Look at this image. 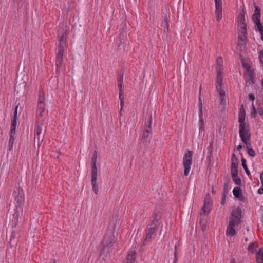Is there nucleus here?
<instances>
[{"mask_svg":"<svg viewBox=\"0 0 263 263\" xmlns=\"http://www.w3.org/2000/svg\"><path fill=\"white\" fill-rule=\"evenodd\" d=\"M66 43V36L62 34L60 39L59 44L56 49L55 66L57 72H59L63 64L64 53V46Z\"/></svg>","mask_w":263,"mask_h":263,"instance_id":"f257e3e1","label":"nucleus"},{"mask_svg":"<svg viewBox=\"0 0 263 263\" xmlns=\"http://www.w3.org/2000/svg\"><path fill=\"white\" fill-rule=\"evenodd\" d=\"M193 151L188 150L184 155L183 158V165L184 168V175L187 176L189 175L191 170V166L192 164Z\"/></svg>","mask_w":263,"mask_h":263,"instance_id":"f03ea898","label":"nucleus"},{"mask_svg":"<svg viewBox=\"0 0 263 263\" xmlns=\"http://www.w3.org/2000/svg\"><path fill=\"white\" fill-rule=\"evenodd\" d=\"M239 136L241 141L245 144H247V141L250 140L251 134L249 130L248 129L246 125L239 126Z\"/></svg>","mask_w":263,"mask_h":263,"instance_id":"7ed1b4c3","label":"nucleus"},{"mask_svg":"<svg viewBox=\"0 0 263 263\" xmlns=\"http://www.w3.org/2000/svg\"><path fill=\"white\" fill-rule=\"evenodd\" d=\"M254 13L252 16V19L254 23L256 24L255 28L262 27L263 25L260 22V15H261V10L260 8L255 5V3H254Z\"/></svg>","mask_w":263,"mask_h":263,"instance_id":"20e7f679","label":"nucleus"},{"mask_svg":"<svg viewBox=\"0 0 263 263\" xmlns=\"http://www.w3.org/2000/svg\"><path fill=\"white\" fill-rule=\"evenodd\" d=\"M241 209L239 207L233 209L232 211L231 216L230 217L229 221H233L237 224H240L241 222Z\"/></svg>","mask_w":263,"mask_h":263,"instance_id":"39448f33","label":"nucleus"},{"mask_svg":"<svg viewBox=\"0 0 263 263\" xmlns=\"http://www.w3.org/2000/svg\"><path fill=\"white\" fill-rule=\"evenodd\" d=\"M13 195L15 198V201L17 205L16 207L20 206L22 204L24 201V194L23 191L20 187H17L14 192Z\"/></svg>","mask_w":263,"mask_h":263,"instance_id":"423d86ee","label":"nucleus"},{"mask_svg":"<svg viewBox=\"0 0 263 263\" xmlns=\"http://www.w3.org/2000/svg\"><path fill=\"white\" fill-rule=\"evenodd\" d=\"M212 205L210 198L206 196L204 200V205L200 212V215L202 216V214L205 215L209 213L211 211Z\"/></svg>","mask_w":263,"mask_h":263,"instance_id":"0eeeda50","label":"nucleus"},{"mask_svg":"<svg viewBox=\"0 0 263 263\" xmlns=\"http://www.w3.org/2000/svg\"><path fill=\"white\" fill-rule=\"evenodd\" d=\"M215 2L216 19L218 21H219L222 18V1H216Z\"/></svg>","mask_w":263,"mask_h":263,"instance_id":"6e6552de","label":"nucleus"},{"mask_svg":"<svg viewBox=\"0 0 263 263\" xmlns=\"http://www.w3.org/2000/svg\"><path fill=\"white\" fill-rule=\"evenodd\" d=\"M17 108H18V105L16 106L14 114H13V117L11 119V130L10 133H11L13 134H15V130H16V123H17Z\"/></svg>","mask_w":263,"mask_h":263,"instance_id":"1a4fd4ad","label":"nucleus"},{"mask_svg":"<svg viewBox=\"0 0 263 263\" xmlns=\"http://www.w3.org/2000/svg\"><path fill=\"white\" fill-rule=\"evenodd\" d=\"M159 225L158 214L154 212L151 217L150 222L148 225V227H155V228L158 229Z\"/></svg>","mask_w":263,"mask_h":263,"instance_id":"9d476101","label":"nucleus"},{"mask_svg":"<svg viewBox=\"0 0 263 263\" xmlns=\"http://www.w3.org/2000/svg\"><path fill=\"white\" fill-rule=\"evenodd\" d=\"M231 172H238V167L239 165V160L237 158L236 155L233 153L231 158Z\"/></svg>","mask_w":263,"mask_h":263,"instance_id":"9b49d317","label":"nucleus"},{"mask_svg":"<svg viewBox=\"0 0 263 263\" xmlns=\"http://www.w3.org/2000/svg\"><path fill=\"white\" fill-rule=\"evenodd\" d=\"M136 258V252L135 250H131L128 253L126 258L122 261V263H134Z\"/></svg>","mask_w":263,"mask_h":263,"instance_id":"f8f14e48","label":"nucleus"},{"mask_svg":"<svg viewBox=\"0 0 263 263\" xmlns=\"http://www.w3.org/2000/svg\"><path fill=\"white\" fill-rule=\"evenodd\" d=\"M158 229L155 228V227H149L146 231V238L144 240L143 245H146V241H150L152 238V235L156 233Z\"/></svg>","mask_w":263,"mask_h":263,"instance_id":"ddd939ff","label":"nucleus"},{"mask_svg":"<svg viewBox=\"0 0 263 263\" xmlns=\"http://www.w3.org/2000/svg\"><path fill=\"white\" fill-rule=\"evenodd\" d=\"M45 100V92L41 86L39 91L37 105H46Z\"/></svg>","mask_w":263,"mask_h":263,"instance_id":"4468645a","label":"nucleus"},{"mask_svg":"<svg viewBox=\"0 0 263 263\" xmlns=\"http://www.w3.org/2000/svg\"><path fill=\"white\" fill-rule=\"evenodd\" d=\"M201 86L200 87L199 92L200 95L199 97V102H198V107H199V123L200 124H203V111H202V103L201 100Z\"/></svg>","mask_w":263,"mask_h":263,"instance_id":"2eb2a0df","label":"nucleus"},{"mask_svg":"<svg viewBox=\"0 0 263 263\" xmlns=\"http://www.w3.org/2000/svg\"><path fill=\"white\" fill-rule=\"evenodd\" d=\"M245 118L246 112L245 109L243 108V105H242L238 115V122L239 123V126L246 125L245 122Z\"/></svg>","mask_w":263,"mask_h":263,"instance_id":"dca6fc26","label":"nucleus"},{"mask_svg":"<svg viewBox=\"0 0 263 263\" xmlns=\"http://www.w3.org/2000/svg\"><path fill=\"white\" fill-rule=\"evenodd\" d=\"M237 225L238 224L234 223V222L229 221V226L227 228L226 231L227 235L231 236H234L236 233V232L235 229V226Z\"/></svg>","mask_w":263,"mask_h":263,"instance_id":"f3484780","label":"nucleus"},{"mask_svg":"<svg viewBox=\"0 0 263 263\" xmlns=\"http://www.w3.org/2000/svg\"><path fill=\"white\" fill-rule=\"evenodd\" d=\"M114 242V238L112 236H105L103 243L104 247L110 248L113 246Z\"/></svg>","mask_w":263,"mask_h":263,"instance_id":"a211bd4d","label":"nucleus"},{"mask_svg":"<svg viewBox=\"0 0 263 263\" xmlns=\"http://www.w3.org/2000/svg\"><path fill=\"white\" fill-rule=\"evenodd\" d=\"M229 193V185L228 183H224L223 189V193L221 196V204L223 205L226 202V198Z\"/></svg>","mask_w":263,"mask_h":263,"instance_id":"6ab92c4d","label":"nucleus"},{"mask_svg":"<svg viewBox=\"0 0 263 263\" xmlns=\"http://www.w3.org/2000/svg\"><path fill=\"white\" fill-rule=\"evenodd\" d=\"M223 79L222 69H219L217 71L216 84V85H222Z\"/></svg>","mask_w":263,"mask_h":263,"instance_id":"aec40b11","label":"nucleus"},{"mask_svg":"<svg viewBox=\"0 0 263 263\" xmlns=\"http://www.w3.org/2000/svg\"><path fill=\"white\" fill-rule=\"evenodd\" d=\"M13 2L14 6L18 8L25 7L27 5V0H13Z\"/></svg>","mask_w":263,"mask_h":263,"instance_id":"412c9836","label":"nucleus"},{"mask_svg":"<svg viewBox=\"0 0 263 263\" xmlns=\"http://www.w3.org/2000/svg\"><path fill=\"white\" fill-rule=\"evenodd\" d=\"M231 175L233 181L237 185L240 186L241 185V181L238 176V172L231 173Z\"/></svg>","mask_w":263,"mask_h":263,"instance_id":"4be33fe9","label":"nucleus"},{"mask_svg":"<svg viewBox=\"0 0 263 263\" xmlns=\"http://www.w3.org/2000/svg\"><path fill=\"white\" fill-rule=\"evenodd\" d=\"M18 213L17 212H15L13 214V218L12 219L11 222H12V227L14 229H16V226L18 223Z\"/></svg>","mask_w":263,"mask_h":263,"instance_id":"5701e85b","label":"nucleus"},{"mask_svg":"<svg viewBox=\"0 0 263 263\" xmlns=\"http://www.w3.org/2000/svg\"><path fill=\"white\" fill-rule=\"evenodd\" d=\"M258 247V242L255 241L253 243H250L248 248V250L249 252L253 253L256 251L257 248Z\"/></svg>","mask_w":263,"mask_h":263,"instance_id":"b1692460","label":"nucleus"},{"mask_svg":"<svg viewBox=\"0 0 263 263\" xmlns=\"http://www.w3.org/2000/svg\"><path fill=\"white\" fill-rule=\"evenodd\" d=\"M256 261L257 263H263V248L260 249L256 255Z\"/></svg>","mask_w":263,"mask_h":263,"instance_id":"393cba45","label":"nucleus"},{"mask_svg":"<svg viewBox=\"0 0 263 263\" xmlns=\"http://www.w3.org/2000/svg\"><path fill=\"white\" fill-rule=\"evenodd\" d=\"M45 109V105H37V114L39 118L43 117Z\"/></svg>","mask_w":263,"mask_h":263,"instance_id":"a878e982","label":"nucleus"},{"mask_svg":"<svg viewBox=\"0 0 263 263\" xmlns=\"http://www.w3.org/2000/svg\"><path fill=\"white\" fill-rule=\"evenodd\" d=\"M91 165V179H97V168L96 163Z\"/></svg>","mask_w":263,"mask_h":263,"instance_id":"bb28decb","label":"nucleus"},{"mask_svg":"<svg viewBox=\"0 0 263 263\" xmlns=\"http://www.w3.org/2000/svg\"><path fill=\"white\" fill-rule=\"evenodd\" d=\"M161 25L164 28V31L165 32L168 31L169 24L168 21L166 17L164 18V20L162 21Z\"/></svg>","mask_w":263,"mask_h":263,"instance_id":"cd10ccee","label":"nucleus"},{"mask_svg":"<svg viewBox=\"0 0 263 263\" xmlns=\"http://www.w3.org/2000/svg\"><path fill=\"white\" fill-rule=\"evenodd\" d=\"M97 179H91V183L92 186V190L95 194H98V186L97 184Z\"/></svg>","mask_w":263,"mask_h":263,"instance_id":"c85d7f7f","label":"nucleus"},{"mask_svg":"<svg viewBox=\"0 0 263 263\" xmlns=\"http://www.w3.org/2000/svg\"><path fill=\"white\" fill-rule=\"evenodd\" d=\"M245 15V12L243 11L239 13L237 16L238 23H246Z\"/></svg>","mask_w":263,"mask_h":263,"instance_id":"c756f323","label":"nucleus"},{"mask_svg":"<svg viewBox=\"0 0 263 263\" xmlns=\"http://www.w3.org/2000/svg\"><path fill=\"white\" fill-rule=\"evenodd\" d=\"M241 163H242V166L243 169L245 170V171L246 173V174L248 176H250L251 174H250V172L247 167L246 159L244 158H242L241 159Z\"/></svg>","mask_w":263,"mask_h":263,"instance_id":"7c9ffc66","label":"nucleus"},{"mask_svg":"<svg viewBox=\"0 0 263 263\" xmlns=\"http://www.w3.org/2000/svg\"><path fill=\"white\" fill-rule=\"evenodd\" d=\"M217 92L218 93L219 97L225 96V91L223 90L222 85H216Z\"/></svg>","mask_w":263,"mask_h":263,"instance_id":"2f4dec72","label":"nucleus"},{"mask_svg":"<svg viewBox=\"0 0 263 263\" xmlns=\"http://www.w3.org/2000/svg\"><path fill=\"white\" fill-rule=\"evenodd\" d=\"M17 232H18L17 229H13V230H12L11 234L10 235V241H9V243L11 246L12 245V243H13V240L16 236Z\"/></svg>","mask_w":263,"mask_h":263,"instance_id":"473e14b6","label":"nucleus"},{"mask_svg":"<svg viewBox=\"0 0 263 263\" xmlns=\"http://www.w3.org/2000/svg\"><path fill=\"white\" fill-rule=\"evenodd\" d=\"M233 194L236 198H239L242 194L241 190L238 187H234L233 190Z\"/></svg>","mask_w":263,"mask_h":263,"instance_id":"72a5a7b5","label":"nucleus"},{"mask_svg":"<svg viewBox=\"0 0 263 263\" xmlns=\"http://www.w3.org/2000/svg\"><path fill=\"white\" fill-rule=\"evenodd\" d=\"M14 135L15 134H13L10 133V138L9 140V149L11 151L13 148L14 140Z\"/></svg>","mask_w":263,"mask_h":263,"instance_id":"f704fd0d","label":"nucleus"},{"mask_svg":"<svg viewBox=\"0 0 263 263\" xmlns=\"http://www.w3.org/2000/svg\"><path fill=\"white\" fill-rule=\"evenodd\" d=\"M42 127L41 125L39 124V122H36L35 124V136H40V134L42 132Z\"/></svg>","mask_w":263,"mask_h":263,"instance_id":"c9c22d12","label":"nucleus"},{"mask_svg":"<svg viewBox=\"0 0 263 263\" xmlns=\"http://www.w3.org/2000/svg\"><path fill=\"white\" fill-rule=\"evenodd\" d=\"M216 62H217V67H216L217 71H218V70L219 68L222 69V66L223 61H222V59L221 57H218L217 58Z\"/></svg>","mask_w":263,"mask_h":263,"instance_id":"e433bc0d","label":"nucleus"},{"mask_svg":"<svg viewBox=\"0 0 263 263\" xmlns=\"http://www.w3.org/2000/svg\"><path fill=\"white\" fill-rule=\"evenodd\" d=\"M249 72V79L250 80L252 83L254 84L255 78V73L253 71H250Z\"/></svg>","mask_w":263,"mask_h":263,"instance_id":"4c0bfd02","label":"nucleus"},{"mask_svg":"<svg viewBox=\"0 0 263 263\" xmlns=\"http://www.w3.org/2000/svg\"><path fill=\"white\" fill-rule=\"evenodd\" d=\"M152 130L149 129H146L144 130L142 135V138L143 139H145L147 138L149 136V134L151 132Z\"/></svg>","mask_w":263,"mask_h":263,"instance_id":"58836bf2","label":"nucleus"},{"mask_svg":"<svg viewBox=\"0 0 263 263\" xmlns=\"http://www.w3.org/2000/svg\"><path fill=\"white\" fill-rule=\"evenodd\" d=\"M238 26L240 28V31H242L243 32L247 31V24L246 23H238Z\"/></svg>","mask_w":263,"mask_h":263,"instance_id":"ea45409f","label":"nucleus"},{"mask_svg":"<svg viewBox=\"0 0 263 263\" xmlns=\"http://www.w3.org/2000/svg\"><path fill=\"white\" fill-rule=\"evenodd\" d=\"M257 114V110L254 105V103H252V108H251V116L252 117H255Z\"/></svg>","mask_w":263,"mask_h":263,"instance_id":"a19ab883","label":"nucleus"},{"mask_svg":"<svg viewBox=\"0 0 263 263\" xmlns=\"http://www.w3.org/2000/svg\"><path fill=\"white\" fill-rule=\"evenodd\" d=\"M240 32L241 34H239L238 35V39H240L242 41H244L247 39V31L245 32V33L242 31H241Z\"/></svg>","mask_w":263,"mask_h":263,"instance_id":"79ce46f5","label":"nucleus"},{"mask_svg":"<svg viewBox=\"0 0 263 263\" xmlns=\"http://www.w3.org/2000/svg\"><path fill=\"white\" fill-rule=\"evenodd\" d=\"M97 159V152L95 151L91 160V164L96 163Z\"/></svg>","mask_w":263,"mask_h":263,"instance_id":"37998d69","label":"nucleus"},{"mask_svg":"<svg viewBox=\"0 0 263 263\" xmlns=\"http://www.w3.org/2000/svg\"><path fill=\"white\" fill-rule=\"evenodd\" d=\"M42 140H43L42 139H41L40 136H34V144L36 142L39 147H40V145L41 142H42Z\"/></svg>","mask_w":263,"mask_h":263,"instance_id":"c03bdc74","label":"nucleus"},{"mask_svg":"<svg viewBox=\"0 0 263 263\" xmlns=\"http://www.w3.org/2000/svg\"><path fill=\"white\" fill-rule=\"evenodd\" d=\"M248 154L251 156V157H254L256 155V153H255V152L254 151V150L252 148H248Z\"/></svg>","mask_w":263,"mask_h":263,"instance_id":"a18cd8bd","label":"nucleus"},{"mask_svg":"<svg viewBox=\"0 0 263 263\" xmlns=\"http://www.w3.org/2000/svg\"><path fill=\"white\" fill-rule=\"evenodd\" d=\"M256 30L260 33L261 36V39L263 41V26L259 27V28H255Z\"/></svg>","mask_w":263,"mask_h":263,"instance_id":"49530a36","label":"nucleus"},{"mask_svg":"<svg viewBox=\"0 0 263 263\" xmlns=\"http://www.w3.org/2000/svg\"><path fill=\"white\" fill-rule=\"evenodd\" d=\"M118 87L119 89V96H120V97H121L122 95H123V93H124V90L122 89L123 84H118Z\"/></svg>","mask_w":263,"mask_h":263,"instance_id":"de8ad7c7","label":"nucleus"},{"mask_svg":"<svg viewBox=\"0 0 263 263\" xmlns=\"http://www.w3.org/2000/svg\"><path fill=\"white\" fill-rule=\"evenodd\" d=\"M152 113L149 116V119L148 120V125L147 126V128L152 130Z\"/></svg>","mask_w":263,"mask_h":263,"instance_id":"09e8293b","label":"nucleus"},{"mask_svg":"<svg viewBox=\"0 0 263 263\" xmlns=\"http://www.w3.org/2000/svg\"><path fill=\"white\" fill-rule=\"evenodd\" d=\"M118 84H123V74H120L118 77Z\"/></svg>","mask_w":263,"mask_h":263,"instance_id":"8fccbe9b","label":"nucleus"},{"mask_svg":"<svg viewBox=\"0 0 263 263\" xmlns=\"http://www.w3.org/2000/svg\"><path fill=\"white\" fill-rule=\"evenodd\" d=\"M242 66L248 72H249L250 71H251L250 70V69H251L250 66L249 64L242 62Z\"/></svg>","mask_w":263,"mask_h":263,"instance_id":"3c124183","label":"nucleus"},{"mask_svg":"<svg viewBox=\"0 0 263 263\" xmlns=\"http://www.w3.org/2000/svg\"><path fill=\"white\" fill-rule=\"evenodd\" d=\"M119 99L120 100V105H121V109H122L123 106V105H124V96L122 95L121 96V97H120V96H119Z\"/></svg>","mask_w":263,"mask_h":263,"instance_id":"603ef678","label":"nucleus"},{"mask_svg":"<svg viewBox=\"0 0 263 263\" xmlns=\"http://www.w3.org/2000/svg\"><path fill=\"white\" fill-rule=\"evenodd\" d=\"M259 58L260 63L263 64V50H261L259 52Z\"/></svg>","mask_w":263,"mask_h":263,"instance_id":"864d4df0","label":"nucleus"},{"mask_svg":"<svg viewBox=\"0 0 263 263\" xmlns=\"http://www.w3.org/2000/svg\"><path fill=\"white\" fill-rule=\"evenodd\" d=\"M220 103L221 104H224L226 102V99L225 98V96H223L222 97H220Z\"/></svg>","mask_w":263,"mask_h":263,"instance_id":"5fc2aeb1","label":"nucleus"},{"mask_svg":"<svg viewBox=\"0 0 263 263\" xmlns=\"http://www.w3.org/2000/svg\"><path fill=\"white\" fill-rule=\"evenodd\" d=\"M176 248H177V247L175 246V252H174V260H173V263H176L177 261Z\"/></svg>","mask_w":263,"mask_h":263,"instance_id":"6e6d98bb","label":"nucleus"},{"mask_svg":"<svg viewBox=\"0 0 263 263\" xmlns=\"http://www.w3.org/2000/svg\"><path fill=\"white\" fill-rule=\"evenodd\" d=\"M258 112L260 116H263V103H262L261 106L260 107Z\"/></svg>","mask_w":263,"mask_h":263,"instance_id":"4d7b16f0","label":"nucleus"},{"mask_svg":"<svg viewBox=\"0 0 263 263\" xmlns=\"http://www.w3.org/2000/svg\"><path fill=\"white\" fill-rule=\"evenodd\" d=\"M249 99L253 102L255 100L254 95L252 93L249 94Z\"/></svg>","mask_w":263,"mask_h":263,"instance_id":"13d9d810","label":"nucleus"},{"mask_svg":"<svg viewBox=\"0 0 263 263\" xmlns=\"http://www.w3.org/2000/svg\"><path fill=\"white\" fill-rule=\"evenodd\" d=\"M257 193H258L259 194H263V188H259V189L258 190Z\"/></svg>","mask_w":263,"mask_h":263,"instance_id":"bf43d9fd","label":"nucleus"},{"mask_svg":"<svg viewBox=\"0 0 263 263\" xmlns=\"http://www.w3.org/2000/svg\"><path fill=\"white\" fill-rule=\"evenodd\" d=\"M242 148V146L241 144L238 145L237 147H236V149L238 151H240Z\"/></svg>","mask_w":263,"mask_h":263,"instance_id":"052dcab7","label":"nucleus"},{"mask_svg":"<svg viewBox=\"0 0 263 263\" xmlns=\"http://www.w3.org/2000/svg\"><path fill=\"white\" fill-rule=\"evenodd\" d=\"M260 180L262 183H263V172L260 174Z\"/></svg>","mask_w":263,"mask_h":263,"instance_id":"680f3d73","label":"nucleus"},{"mask_svg":"<svg viewBox=\"0 0 263 263\" xmlns=\"http://www.w3.org/2000/svg\"><path fill=\"white\" fill-rule=\"evenodd\" d=\"M230 263H235V259L234 258H232L231 260Z\"/></svg>","mask_w":263,"mask_h":263,"instance_id":"e2e57ef3","label":"nucleus"},{"mask_svg":"<svg viewBox=\"0 0 263 263\" xmlns=\"http://www.w3.org/2000/svg\"><path fill=\"white\" fill-rule=\"evenodd\" d=\"M246 144V148L248 149V148H250L249 147V146H251V144L250 143H248L247 144Z\"/></svg>","mask_w":263,"mask_h":263,"instance_id":"0e129e2a","label":"nucleus"},{"mask_svg":"<svg viewBox=\"0 0 263 263\" xmlns=\"http://www.w3.org/2000/svg\"><path fill=\"white\" fill-rule=\"evenodd\" d=\"M245 241H248V238L247 237H246L245 238Z\"/></svg>","mask_w":263,"mask_h":263,"instance_id":"69168bd1","label":"nucleus"},{"mask_svg":"<svg viewBox=\"0 0 263 263\" xmlns=\"http://www.w3.org/2000/svg\"><path fill=\"white\" fill-rule=\"evenodd\" d=\"M261 84H262V86L263 87V78H262V81H261Z\"/></svg>","mask_w":263,"mask_h":263,"instance_id":"338daca9","label":"nucleus"},{"mask_svg":"<svg viewBox=\"0 0 263 263\" xmlns=\"http://www.w3.org/2000/svg\"><path fill=\"white\" fill-rule=\"evenodd\" d=\"M50 263H55V260H53V261H52V262H51Z\"/></svg>","mask_w":263,"mask_h":263,"instance_id":"774afa93","label":"nucleus"}]
</instances>
